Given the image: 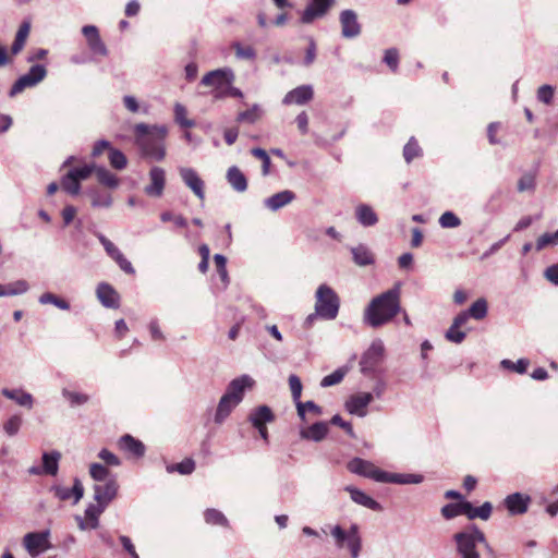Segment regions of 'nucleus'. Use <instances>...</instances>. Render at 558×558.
<instances>
[{
	"label": "nucleus",
	"instance_id": "f257e3e1",
	"mask_svg": "<svg viewBox=\"0 0 558 558\" xmlns=\"http://www.w3.org/2000/svg\"><path fill=\"white\" fill-rule=\"evenodd\" d=\"M400 310V283H397L371 301L364 311V322L378 328L396 317Z\"/></svg>",
	"mask_w": 558,
	"mask_h": 558
},
{
	"label": "nucleus",
	"instance_id": "f03ea898",
	"mask_svg": "<svg viewBox=\"0 0 558 558\" xmlns=\"http://www.w3.org/2000/svg\"><path fill=\"white\" fill-rule=\"evenodd\" d=\"M136 144L143 156L150 160L161 161L166 157L165 138L168 129L165 125L138 123L134 126Z\"/></svg>",
	"mask_w": 558,
	"mask_h": 558
},
{
	"label": "nucleus",
	"instance_id": "7ed1b4c3",
	"mask_svg": "<svg viewBox=\"0 0 558 558\" xmlns=\"http://www.w3.org/2000/svg\"><path fill=\"white\" fill-rule=\"evenodd\" d=\"M255 380L247 374L232 379L220 397L215 411L214 422L221 425L232 413V411L243 401L246 390L254 387Z\"/></svg>",
	"mask_w": 558,
	"mask_h": 558
},
{
	"label": "nucleus",
	"instance_id": "20e7f679",
	"mask_svg": "<svg viewBox=\"0 0 558 558\" xmlns=\"http://www.w3.org/2000/svg\"><path fill=\"white\" fill-rule=\"evenodd\" d=\"M314 308L322 319L333 320L339 313L340 298L331 287L323 283L318 286L315 292Z\"/></svg>",
	"mask_w": 558,
	"mask_h": 558
},
{
	"label": "nucleus",
	"instance_id": "39448f33",
	"mask_svg": "<svg viewBox=\"0 0 558 558\" xmlns=\"http://www.w3.org/2000/svg\"><path fill=\"white\" fill-rule=\"evenodd\" d=\"M453 539L457 544V551L461 558H480L476 550V544L481 543L488 547L484 533L475 525L470 529L456 533Z\"/></svg>",
	"mask_w": 558,
	"mask_h": 558
},
{
	"label": "nucleus",
	"instance_id": "423d86ee",
	"mask_svg": "<svg viewBox=\"0 0 558 558\" xmlns=\"http://www.w3.org/2000/svg\"><path fill=\"white\" fill-rule=\"evenodd\" d=\"M347 469L353 474L371 478L377 483H387L388 472L379 469L368 460L353 458L348 462Z\"/></svg>",
	"mask_w": 558,
	"mask_h": 558
},
{
	"label": "nucleus",
	"instance_id": "0eeeda50",
	"mask_svg": "<svg viewBox=\"0 0 558 558\" xmlns=\"http://www.w3.org/2000/svg\"><path fill=\"white\" fill-rule=\"evenodd\" d=\"M385 347L380 339L374 340L360 360L361 373L365 376L373 375L384 360Z\"/></svg>",
	"mask_w": 558,
	"mask_h": 558
},
{
	"label": "nucleus",
	"instance_id": "6e6552de",
	"mask_svg": "<svg viewBox=\"0 0 558 558\" xmlns=\"http://www.w3.org/2000/svg\"><path fill=\"white\" fill-rule=\"evenodd\" d=\"M47 76V69L43 64L32 65L28 72L20 76L12 85L9 96L14 97L27 87L36 86Z\"/></svg>",
	"mask_w": 558,
	"mask_h": 558
},
{
	"label": "nucleus",
	"instance_id": "1a4fd4ad",
	"mask_svg": "<svg viewBox=\"0 0 558 558\" xmlns=\"http://www.w3.org/2000/svg\"><path fill=\"white\" fill-rule=\"evenodd\" d=\"M50 531L31 532L24 535L23 546L32 557H37L51 547L49 542Z\"/></svg>",
	"mask_w": 558,
	"mask_h": 558
},
{
	"label": "nucleus",
	"instance_id": "9d476101",
	"mask_svg": "<svg viewBox=\"0 0 558 558\" xmlns=\"http://www.w3.org/2000/svg\"><path fill=\"white\" fill-rule=\"evenodd\" d=\"M333 4L335 0H308L301 14L300 22L302 24H312L315 20L324 17Z\"/></svg>",
	"mask_w": 558,
	"mask_h": 558
},
{
	"label": "nucleus",
	"instance_id": "9b49d317",
	"mask_svg": "<svg viewBox=\"0 0 558 558\" xmlns=\"http://www.w3.org/2000/svg\"><path fill=\"white\" fill-rule=\"evenodd\" d=\"M94 499L100 506L108 507V505L116 498L119 489L118 482L114 477L109 478L104 483H96L93 487Z\"/></svg>",
	"mask_w": 558,
	"mask_h": 558
},
{
	"label": "nucleus",
	"instance_id": "f8f14e48",
	"mask_svg": "<svg viewBox=\"0 0 558 558\" xmlns=\"http://www.w3.org/2000/svg\"><path fill=\"white\" fill-rule=\"evenodd\" d=\"M234 72L230 68H221L209 71L202 80L201 84L213 87L214 89L226 87L228 83H233Z\"/></svg>",
	"mask_w": 558,
	"mask_h": 558
},
{
	"label": "nucleus",
	"instance_id": "ddd939ff",
	"mask_svg": "<svg viewBox=\"0 0 558 558\" xmlns=\"http://www.w3.org/2000/svg\"><path fill=\"white\" fill-rule=\"evenodd\" d=\"M373 400L374 395L371 392H360L352 395L345 401V410L352 415L364 417L367 415V407L373 402Z\"/></svg>",
	"mask_w": 558,
	"mask_h": 558
},
{
	"label": "nucleus",
	"instance_id": "4468645a",
	"mask_svg": "<svg viewBox=\"0 0 558 558\" xmlns=\"http://www.w3.org/2000/svg\"><path fill=\"white\" fill-rule=\"evenodd\" d=\"M149 184L144 187V192L150 197H160L163 194L166 186V171L160 167H153L149 170Z\"/></svg>",
	"mask_w": 558,
	"mask_h": 558
},
{
	"label": "nucleus",
	"instance_id": "2eb2a0df",
	"mask_svg": "<svg viewBox=\"0 0 558 558\" xmlns=\"http://www.w3.org/2000/svg\"><path fill=\"white\" fill-rule=\"evenodd\" d=\"M341 24V35L344 38H355L361 34V24L357 21V14L350 9L343 10L339 15Z\"/></svg>",
	"mask_w": 558,
	"mask_h": 558
},
{
	"label": "nucleus",
	"instance_id": "dca6fc26",
	"mask_svg": "<svg viewBox=\"0 0 558 558\" xmlns=\"http://www.w3.org/2000/svg\"><path fill=\"white\" fill-rule=\"evenodd\" d=\"M50 490L62 501L73 498V505H76L84 496V486L80 478H74L73 487L69 488L62 485H53Z\"/></svg>",
	"mask_w": 558,
	"mask_h": 558
},
{
	"label": "nucleus",
	"instance_id": "f3484780",
	"mask_svg": "<svg viewBox=\"0 0 558 558\" xmlns=\"http://www.w3.org/2000/svg\"><path fill=\"white\" fill-rule=\"evenodd\" d=\"M179 173L184 184L199 198H205V184L193 168L181 167Z\"/></svg>",
	"mask_w": 558,
	"mask_h": 558
},
{
	"label": "nucleus",
	"instance_id": "a211bd4d",
	"mask_svg": "<svg viewBox=\"0 0 558 558\" xmlns=\"http://www.w3.org/2000/svg\"><path fill=\"white\" fill-rule=\"evenodd\" d=\"M314 90L311 85H301L289 93L282 99L283 105H305L313 99Z\"/></svg>",
	"mask_w": 558,
	"mask_h": 558
},
{
	"label": "nucleus",
	"instance_id": "6ab92c4d",
	"mask_svg": "<svg viewBox=\"0 0 558 558\" xmlns=\"http://www.w3.org/2000/svg\"><path fill=\"white\" fill-rule=\"evenodd\" d=\"M295 198L296 195L293 191L284 190L265 198L264 206L270 211H278L291 204Z\"/></svg>",
	"mask_w": 558,
	"mask_h": 558
},
{
	"label": "nucleus",
	"instance_id": "aec40b11",
	"mask_svg": "<svg viewBox=\"0 0 558 558\" xmlns=\"http://www.w3.org/2000/svg\"><path fill=\"white\" fill-rule=\"evenodd\" d=\"M530 497L521 493H513L505 498V506L510 514H523L527 511Z\"/></svg>",
	"mask_w": 558,
	"mask_h": 558
},
{
	"label": "nucleus",
	"instance_id": "412c9836",
	"mask_svg": "<svg viewBox=\"0 0 558 558\" xmlns=\"http://www.w3.org/2000/svg\"><path fill=\"white\" fill-rule=\"evenodd\" d=\"M344 490L350 494L352 501H354L355 504L363 506L367 509H371L373 511H381L383 510L381 505L378 501H376L375 499H373L371 496H368L366 493H364L363 490H361L356 487H353V486H345Z\"/></svg>",
	"mask_w": 558,
	"mask_h": 558
},
{
	"label": "nucleus",
	"instance_id": "4be33fe9",
	"mask_svg": "<svg viewBox=\"0 0 558 558\" xmlns=\"http://www.w3.org/2000/svg\"><path fill=\"white\" fill-rule=\"evenodd\" d=\"M97 298L99 302L107 308H118L119 307V294L117 291L108 283H100L96 290Z\"/></svg>",
	"mask_w": 558,
	"mask_h": 558
},
{
	"label": "nucleus",
	"instance_id": "5701e85b",
	"mask_svg": "<svg viewBox=\"0 0 558 558\" xmlns=\"http://www.w3.org/2000/svg\"><path fill=\"white\" fill-rule=\"evenodd\" d=\"M119 448L135 458H142L145 454V445L134 438L133 436L125 434L118 441Z\"/></svg>",
	"mask_w": 558,
	"mask_h": 558
},
{
	"label": "nucleus",
	"instance_id": "b1692460",
	"mask_svg": "<svg viewBox=\"0 0 558 558\" xmlns=\"http://www.w3.org/2000/svg\"><path fill=\"white\" fill-rule=\"evenodd\" d=\"M226 178L235 192L243 193L247 190V179L236 166L228 169Z\"/></svg>",
	"mask_w": 558,
	"mask_h": 558
},
{
	"label": "nucleus",
	"instance_id": "393cba45",
	"mask_svg": "<svg viewBox=\"0 0 558 558\" xmlns=\"http://www.w3.org/2000/svg\"><path fill=\"white\" fill-rule=\"evenodd\" d=\"M275 420V415L268 405H259L252 410L248 415V421L254 427L266 425Z\"/></svg>",
	"mask_w": 558,
	"mask_h": 558
},
{
	"label": "nucleus",
	"instance_id": "a878e982",
	"mask_svg": "<svg viewBox=\"0 0 558 558\" xmlns=\"http://www.w3.org/2000/svg\"><path fill=\"white\" fill-rule=\"evenodd\" d=\"M328 434V424L325 422H316L310 427L301 429L300 436L303 439L313 441H322Z\"/></svg>",
	"mask_w": 558,
	"mask_h": 558
},
{
	"label": "nucleus",
	"instance_id": "bb28decb",
	"mask_svg": "<svg viewBox=\"0 0 558 558\" xmlns=\"http://www.w3.org/2000/svg\"><path fill=\"white\" fill-rule=\"evenodd\" d=\"M1 392L5 398L13 400L16 404L21 407L32 409L34 405L33 396L29 392L24 391L23 389L3 388Z\"/></svg>",
	"mask_w": 558,
	"mask_h": 558
},
{
	"label": "nucleus",
	"instance_id": "cd10ccee",
	"mask_svg": "<svg viewBox=\"0 0 558 558\" xmlns=\"http://www.w3.org/2000/svg\"><path fill=\"white\" fill-rule=\"evenodd\" d=\"M355 218L363 227H373L378 222V216L367 204H360L355 208Z\"/></svg>",
	"mask_w": 558,
	"mask_h": 558
},
{
	"label": "nucleus",
	"instance_id": "c85d7f7f",
	"mask_svg": "<svg viewBox=\"0 0 558 558\" xmlns=\"http://www.w3.org/2000/svg\"><path fill=\"white\" fill-rule=\"evenodd\" d=\"M90 204L94 208H110L113 199L110 193L101 191L98 187H92L87 191Z\"/></svg>",
	"mask_w": 558,
	"mask_h": 558
},
{
	"label": "nucleus",
	"instance_id": "c756f323",
	"mask_svg": "<svg viewBox=\"0 0 558 558\" xmlns=\"http://www.w3.org/2000/svg\"><path fill=\"white\" fill-rule=\"evenodd\" d=\"M464 515H466L470 520H474L476 518L488 520L493 510V506L489 501H485L480 507H473L470 501H464Z\"/></svg>",
	"mask_w": 558,
	"mask_h": 558
},
{
	"label": "nucleus",
	"instance_id": "7c9ffc66",
	"mask_svg": "<svg viewBox=\"0 0 558 558\" xmlns=\"http://www.w3.org/2000/svg\"><path fill=\"white\" fill-rule=\"evenodd\" d=\"M94 173L97 181L106 187L117 189L120 184L119 178L102 166L96 165Z\"/></svg>",
	"mask_w": 558,
	"mask_h": 558
},
{
	"label": "nucleus",
	"instance_id": "2f4dec72",
	"mask_svg": "<svg viewBox=\"0 0 558 558\" xmlns=\"http://www.w3.org/2000/svg\"><path fill=\"white\" fill-rule=\"evenodd\" d=\"M353 260L359 266H368L374 263V256L368 247L364 244H360L351 248Z\"/></svg>",
	"mask_w": 558,
	"mask_h": 558
},
{
	"label": "nucleus",
	"instance_id": "473e14b6",
	"mask_svg": "<svg viewBox=\"0 0 558 558\" xmlns=\"http://www.w3.org/2000/svg\"><path fill=\"white\" fill-rule=\"evenodd\" d=\"M204 520L209 525H218L225 529L230 527V522L227 517L215 508H208L204 511Z\"/></svg>",
	"mask_w": 558,
	"mask_h": 558
},
{
	"label": "nucleus",
	"instance_id": "72a5a7b5",
	"mask_svg": "<svg viewBox=\"0 0 558 558\" xmlns=\"http://www.w3.org/2000/svg\"><path fill=\"white\" fill-rule=\"evenodd\" d=\"M60 452L51 451L43 454V472L49 475H56L59 469Z\"/></svg>",
	"mask_w": 558,
	"mask_h": 558
},
{
	"label": "nucleus",
	"instance_id": "f704fd0d",
	"mask_svg": "<svg viewBox=\"0 0 558 558\" xmlns=\"http://www.w3.org/2000/svg\"><path fill=\"white\" fill-rule=\"evenodd\" d=\"M424 480V476L421 474H410V473H390L388 472L387 483L393 484H420Z\"/></svg>",
	"mask_w": 558,
	"mask_h": 558
},
{
	"label": "nucleus",
	"instance_id": "c9c22d12",
	"mask_svg": "<svg viewBox=\"0 0 558 558\" xmlns=\"http://www.w3.org/2000/svg\"><path fill=\"white\" fill-rule=\"evenodd\" d=\"M31 31V24L29 22H23L15 35L14 41L11 46V52L12 54H17L23 49L25 41L28 37Z\"/></svg>",
	"mask_w": 558,
	"mask_h": 558
},
{
	"label": "nucleus",
	"instance_id": "e433bc0d",
	"mask_svg": "<svg viewBox=\"0 0 558 558\" xmlns=\"http://www.w3.org/2000/svg\"><path fill=\"white\" fill-rule=\"evenodd\" d=\"M298 415L302 422H307V413H312L314 416H320L323 414V409L317 405L314 401H298L295 404Z\"/></svg>",
	"mask_w": 558,
	"mask_h": 558
},
{
	"label": "nucleus",
	"instance_id": "4c0bfd02",
	"mask_svg": "<svg viewBox=\"0 0 558 558\" xmlns=\"http://www.w3.org/2000/svg\"><path fill=\"white\" fill-rule=\"evenodd\" d=\"M38 302L43 305L51 304L62 311H69L71 307L70 303L65 299L60 298L51 292L43 293L39 296Z\"/></svg>",
	"mask_w": 558,
	"mask_h": 558
},
{
	"label": "nucleus",
	"instance_id": "58836bf2",
	"mask_svg": "<svg viewBox=\"0 0 558 558\" xmlns=\"http://www.w3.org/2000/svg\"><path fill=\"white\" fill-rule=\"evenodd\" d=\"M62 397L69 401L71 408L84 405L89 401V396L83 392L72 391L63 388Z\"/></svg>",
	"mask_w": 558,
	"mask_h": 558
},
{
	"label": "nucleus",
	"instance_id": "ea45409f",
	"mask_svg": "<svg viewBox=\"0 0 558 558\" xmlns=\"http://www.w3.org/2000/svg\"><path fill=\"white\" fill-rule=\"evenodd\" d=\"M106 507L98 504H90L85 509V517L89 523V529H97L99 525L98 517L105 511Z\"/></svg>",
	"mask_w": 558,
	"mask_h": 558
},
{
	"label": "nucleus",
	"instance_id": "a19ab883",
	"mask_svg": "<svg viewBox=\"0 0 558 558\" xmlns=\"http://www.w3.org/2000/svg\"><path fill=\"white\" fill-rule=\"evenodd\" d=\"M348 372H349L348 366H341V367L337 368L331 374L325 376L322 379L320 386L326 388V387H330V386L341 383L343 380L344 376L348 374Z\"/></svg>",
	"mask_w": 558,
	"mask_h": 558
},
{
	"label": "nucleus",
	"instance_id": "79ce46f5",
	"mask_svg": "<svg viewBox=\"0 0 558 558\" xmlns=\"http://www.w3.org/2000/svg\"><path fill=\"white\" fill-rule=\"evenodd\" d=\"M262 117V109L258 105H253L252 108L242 111L238 114L236 121L240 123L253 124Z\"/></svg>",
	"mask_w": 558,
	"mask_h": 558
},
{
	"label": "nucleus",
	"instance_id": "37998d69",
	"mask_svg": "<svg viewBox=\"0 0 558 558\" xmlns=\"http://www.w3.org/2000/svg\"><path fill=\"white\" fill-rule=\"evenodd\" d=\"M166 469L168 473L178 472L182 475H189L195 470V461L191 458H186L180 463L167 465Z\"/></svg>",
	"mask_w": 558,
	"mask_h": 558
},
{
	"label": "nucleus",
	"instance_id": "c03bdc74",
	"mask_svg": "<svg viewBox=\"0 0 558 558\" xmlns=\"http://www.w3.org/2000/svg\"><path fill=\"white\" fill-rule=\"evenodd\" d=\"M61 186L66 193L71 195H77L81 191L80 181L69 171L62 177Z\"/></svg>",
	"mask_w": 558,
	"mask_h": 558
},
{
	"label": "nucleus",
	"instance_id": "a18cd8bd",
	"mask_svg": "<svg viewBox=\"0 0 558 558\" xmlns=\"http://www.w3.org/2000/svg\"><path fill=\"white\" fill-rule=\"evenodd\" d=\"M438 223L444 229H454L461 226V219L451 210L442 213L438 219Z\"/></svg>",
	"mask_w": 558,
	"mask_h": 558
},
{
	"label": "nucleus",
	"instance_id": "49530a36",
	"mask_svg": "<svg viewBox=\"0 0 558 558\" xmlns=\"http://www.w3.org/2000/svg\"><path fill=\"white\" fill-rule=\"evenodd\" d=\"M487 302L485 299L481 298L476 300L468 310L469 315L476 319L481 320L486 317L487 315Z\"/></svg>",
	"mask_w": 558,
	"mask_h": 558
},
{
	"label": "nucleus",
	"instance_id": "de8ad7c7",
	"mask_svg": "<svg viewBox=\"0 0 558 558\" xmlns=\"http://www.w3.org/2000/svg\"><path fill=\"white\" fill-rule=\"evenodd\" d=\"M89 474L97 483L107 482L112 477L109 470L100 463H92L89 466Z\"/></svg>",
	"mask_w": 558,
	"mask_h": 558
},
{
	"label": "nucleus",
	"instance_id": "09e8293b",
	"mask_svg": "<svg viewBox=\"0 0 558 558\" xmlns=\"http://www.w3.org/2000/svg\"><path fill=\"white\" fill-rule=\"evenodd\" d=\"M108 158L111 167L117 170H123L128 165L125 155L114 147L110 148Z\"/></svg>",
	"mask_w": 558,
	"mask_h": 558
},
{
	"label": "nucleus",
	"instance_id": "8fccbe9b",
	"mask_svg": "<svg viewBox=\"0 0 558 558\" xmlns=\"http://www.w3.org/2000/svg\"><path fill=\"white\" fill-rule=\"evenodd\" d=\"M422 149L414 137H411L409 142L403 147V157L408 163H410L414 158L421 156Z\"/></svg>",
	"mask_w": 558,
	"mask_h": 558
},
{
	"label": "nucleus",
	"instance_id": "3c124183",
	"mask_svg": "<svg viewBox=\"0 0 558 558\" xmlns=\"http://www.w3.org/2000/svg\"><path fill=\"white\" fill-rule=\"evenodd\" d=\"M187 111L186 108L181 104L174 105V119L175 122L182 128H193L195 125V121L186 118Z\"/></svg>",
	"mask_w": 558,
	"mask_h": 558
},
{
	"label": "nucleus",
	"instance_id": "603ef678",
	"mask_svg": "<svg viewBox=\"0 0 558 558\" xmlns=\"http://www.w3.org/2000/svg\"><path fill=\"white\" fill-rule=\"evenodd\" d=\"M500 365L506 369L518 374H524L530 365V361L527 359H519L517 362H512L511 360L506 359L500 362Z\"/></svg>",
	"mask_w": 558,
	"mask_h": 558
},
{
	"label": "nucleus",
	"instance_id": "864d4df0",
	"mask_svg": "<svg viewBox=\"0 0 558 558\" xmlns=\"http://www.w3.org/2000/svg\"><path fill=\"white\" fill-rule=\"evenodd\" d=\"M464 501L460 504H447L441 508V514L447 520L464 514Z\"/></svg>",
	"mask_w": 558,
	"mask_h": 558
},
{
	"label": "nucleus",
	"instance_id": "5fc2aeb1",
	"mask_svg": "<svg viewBox=\"0 0 558 558\" xmlns=\"http://www.w3.org/2000/svg\"><path fill=\"white\" fill-rule=\"evenodd\" d=\"M251 154L260 159L262 162V173L263 175H268L270 170L271 160L267 151L263 148L255 147L251 150Z\"/></svg>",
	"mask_w": 558,
	"mask_h": 558
},
{
	"label": "nucleus",
	"instance_id": "6e6d98bb",
	"mask_svg": "<svg viewBox=\"0 0 558 558\" xmlns=\"http://www.w3.org/2000/svg\"><path fill=\"white\" fill-rule=\"evenodd\" d=\"M234 49L235 57L242 60H254L256 57V52L251 46H243L240 43L235 41L232 45Z\"/></svg>",
	"mask_w": 558,
	"mask_h": 558
},
{
	"label": "nucleus",
	"instance_id": "4d7b16f0",
	"mask_svg": "<svg viewBox=\"0 0 558 558\" xmlns=\"http://www.w3.org/2000/svg\"><path fill=\"white\" fill-rule=\"evenodd\" d=\"M214 262L216 264L217 272L221 281L223 282L225 287H227L229 284V275L226 267L227 258L221 254H215Z\"/></svg>",
	"mask_w": 558,
	"mask_h": 558
},
{
	"label": "nucleus",
	"instance_id": "13d9d810",
	"mask_svg": "<svg viewBox=\"0 0 558 558\" xmlns=\"http://www.w3.org/2000/svg\"><path fill=\"white\" fill-rule=\"evenodd\" d=\"M330 534L335 538V543L338 548L347 547L349 544L348 533L340 525H335L331 529Z\"/></svg>",
	"mask_w": 558,
	"mask_h": 558
},
{
	"label": "nucleus",
	"instance_id": "bf43d9fd",
	"mask_svg": "<svg viewBox=\"0 0 558 558\" xmlns=\"http://www.w3.org/2000/svg\"><path fill=\"white\" fill-rule=\"evenodd\" d=\"M288 381H289V387L291 390L292 399L296 404L298 401H301V395H302V388H303L301 379L295 374H291L288 378Z\"/></svg>",
	"mask_w": 558,
	"mask_h": 558
},
{
	"label": "nucleus",
	"instance_id": "052dcab7",
	"mask_svg": "<svg viewBox=\"0 0 558 558\" xmlns=\"http://www.w3.org/2000/svg\"><path fill=\"white\" fill-rule=\"evenodd\" d=\"M556 244H558V230L555 231L554 233L547 232V233L542 234L536 241L535 248H536V251H542L548 245H556Z\"/></svg>",
	"mask_w": 558,
	"mask_h": 558
},
{
	"label": "nucleus",
	"instance_id": "680f3d73",
	"mask_svg": "<svg viewBox=\"0 0 558 558\" xmlns=\"http://www.w3.org/2000/svg\"><path fill=\"white\" fill-rule=\"evenodd\" d=\"M22 425V417L17 414L12 415L3 425V429L8 436H14L19 433Z\"/></svg>",
	"mask_w": 558,
	"mask_h": 558
},
{
	"label": "nucleus",
	"instance_id": "e2e57ef3",
	"mask_svg": "<svg viewBox=\"0 0 558 558\" xmlns=\"http://www.w3.org/2000/svg\"><path fill=\"white\" fill-rule=\"evenodd\" d=\"M96 163L84 165L83 167L72 168L69 170L78 181L86 180L95 172Z\"/></svg>",
	"mask_w": 558,
	"mask_h": 558
},
{
	"label": "nucleus",
	"instance_id": "0e129e2a",
	"mask_svg": "<svg viewBox=\"0 0 558 558\" xmlns=\"http://www.w3.org/2000/svg\"><path fill=\"white\" fill-rule=\"evenodd\" d=\"M555 89L551 85L545 84L537 89L538 101L550 105L554 99Z\"/></svg>",
	"mask_w": 558,
	"mask_h": 558
},
{
	"label": "nucleus",
	"instance_id": "69168bd1",
	"mask_svg": "<svg viewBox=\"0 0 558 558\" xmlns=\"http://www.w3.org/2000/svg\"><path fill=\"white\" fill-rule=\"evenodd\" d=\"M9 296L20 295L28 291L29 284L26 280H17L7 284Z\"/></svg>",
	"mask_w": 558,
	"mask_h": 558
},
{
	"label": "nucleus",
	"instance_id": "338daca9",
	"mask_svg": "<svg viewBox=\"0 0 558 558\" xmlns=\"http://www.w3.org/2000/svg\"><path fill=\"white\" fill-rule=\"evenodd\" d=\"M96 235H97V239L99 240V242L102 244L106 253L112 259H114L121 253V251L109 239H107L104 234L97 233Z\"/></svg>",
	"mask_w": 558,
	"mask_h": 558
},
{
	"label": "nucleus",
	"instance_id": "774afa93",
	"mask_svg": "<svg viewBox=\"0 0 558 558\" xmlns=\"http://www.w3.org/2000/svg\"><path fill=\"white\" fill-rule=\"evenodd\" d=\"M384 62L391 69L392 72H396L399 64V53L395 48L387 49L384 56Z\"/></svg>",
	"mask_w": 558,
	"mask_h": 558
}]
</instances>
